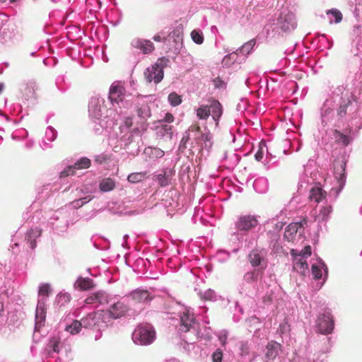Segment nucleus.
I'll use <instances>...</instances> for the list:
<instances>
[{
  "label": "nucleus",
  "mask_w": 362,
  "mask_h": 362,
  "mask_svg": "<svg viewBox=\"0 0 362 362\" xmlns=\"http://www.w3.org/2000/svg\"><path fill=\"white\" fill-rule=\"evenodd\" d=\"M156 339V331L152 325L148 322L139 324L132 334L133 341L139 345H148Z\"/></svg>",
  "instance_id": "obj_1"
},
{
  "label": "nucleus",
  "mask_w": 362,
  "mask_h": 362,
  "mask_svg": "<svg viewBox=\"0 0 362 362\" xmlns=\"http://www.w3.org/2000/svg\"><path fill=\"white\" fill-rule=\"evenodd\" d=\"M197 117L202 120L207 119L211 115L216 124L223 114V108L218 100L212 99L209 100V105H202L196 110Z\"/></svg>",
  "instance_id": "obj_2"
},
{
  "label": "nucleus",
  "mask_w": 362,
  "mask_h": 362,
  "mask_svg": "<svg viewBox=\"0 0 362 362\" xmlns=\"http://www.w3.org/2000/svg\"><path fill=\"white\" fill-rule=\"evenodd\" d=\"M105 317L106 315L103 310L93 312L82 318V324L83 327L86 329L95 327H101L103 324H105V327H107V322L105 320Z\"/></svg>",
  "instance_id": "obj_3"
},
{
  "label": "nucleus",
  "mask_w": 362,
  "mask_h": 362,
  "mask_svg": "<svg viewBox=\"0 0 362 362\" xmlns=\"http://www.w3.org/2000/svg\"><path fill=\"white\" fill-rule=\"evenodd\" d=\"M317 327L318 331L323 334H330L333 331L334 323L330 313L326 312L318 316Z\"/></svg>",
  "instance_id": "obj_4"
},
{
  "label": "nucleus",
  "mask_w": 362,
  "mask_h": 362,
  "mask_svg": "<svg viewBox=\"0 0 362 362\" xmlns=\"http://www.w3.org/2000/svg\"><path fill=\"white\" fill-rule=\"evenodd\" d=\"M346 160L344 156L337 157L333 162V173L340 187H342L346 181L345 170Z\"/></svg>",
  "instance_id": "obj_5"
},
{
  "label": "nucleus",
  "mask_w": 362,
  "mask_h": 362,
  "mask_svg": "<svg viewBox=\"0 0 362 362\" xmlns=\"http://www.w3.org/2000/svg\"><path fill=\"white\" fill-rule=\"evenodd\" d=\"M258 220L255 216L244 215L238 219L235 226L238 230L248 231L255 228L258 225Z\"/></svg>",
  "instance_id": "obj_6"
},
{
  "label": "nucleus",
  "mask_w": 362,
  "mask_h": 362,
  "mask_svg": "<svg viewBox=\"0 0 362 362\" xmlns=\"http://www.w3.org/2000/svg\"><path fill=\"white\" fill-rule=\"evenodd\" d=\"M129 310V307L124 303L117 301L110 306L107 312L111 318L119 319L124 316L128 313Z\"/></svg>",
  "instance_id": "obj_7"
},
{
  "label": "nucleus",
  "mask_w": 362,
  "mask_h": 362,
  "mask_svg": "<svg viewBox=\"0 0 362 362\" xmlns=\"http://www.w3.org/2000/svg\"><path fill=\"white\" fill-rule=\"evenodd\" d=\"M125 88L119 83H113L110 86L109 92V98L110 101L118 104L124 98Z\"/></svg>",
  "instance_id": "obj_8"
},
{
  "label": "nucleus",
  "mask_w": 362,
  "mask_h": 362,
  "mask_svg": "<svg viewBox=\"0 0 362 362\" xmlns=\"http://www.w3.org/2000/svg\"><path fill=\"white\" fill-rule=\"evenodd\" d=\"M132 300L137 304H145L152 300V297L146 290L136 289L129 294Z\"/></svg>",
  "instance_id": "obj_9"
},
{
  "label": "nucleus",
  "mask_w": 362,
  "mask_h": 362,
  "mask_svg": "<svg viewBox=\"0 0 362 362\" xmlns=\"http://www.w3.org/2000/svg\"><path fill=\"white\" fill-rule=\"evenodd\" d=\"M144 75L147 82L151 83L153 81L155 83H158L163 78V71L156 69L152 65L146 69Z\"/></svg>",
  "instance_id": "obj_10"
},
{
  "label": "nucleus",
  "mask_w": 362,
  "mask_h": 362,
  "mask_svg": "<svg viewBox=\"0 0 362 362\" xmlns=\"http://www.w3.org/2000/svg\"><path fill=\"white\" fill-rule=\"evenodd\" d=\"M84 303L86 304H93L95 303H98L100 304H105L108 303V298L107 294L104 291H97L95 293H92L88 297H87Z\"/></svg>",
  "instance_id": "obj_11"
},
{
  "label": "nucleus",
  "mask_w": 362,
  "mask_h": 362,
  "mask_svg": "<svg viewBox=\"0 0 362 362\" xmlns=\"http://www.w3.org/2000/svg\"><path fill=\"white\" fill-rule=\"evenodd\" d=\"M355 99L356 97L352 93L351 94L350 97L343 99L342 102L337 110V117H339L340 119L344 118L347 115L349 108L352 105V100H355Z\"/></svg>",
  "instance_id": "obj_12"
},
{
  "label": "nucleus",
  "mask_w": 362,
  "mask_h": 362,
  "mask_svg": "<svg viewBox=\"0 0 362 362\" xmlns=\"http://www.w3.org/2000/svg\"><path fill=\"white\" fill-rule=\"evenodd\" d=\"M194 324V317L193 315L188 313H184L180 317V330L187 332L190 330Z\"/></svg>",
  "instance_id": "obj_13"
},
{
  "label": "nucleus",
  "mask_w": 362,
  "mask_h": 362,
  "mask_svg": "<svg viewBox=\"0 0 362 362\" xmlns=\"http://www.w3.org/2000/svg\"><path fill=\"white\" fill-rule=\"evenodd\" d=\"M306 219H303L298 223H293L289 224L284 233V238L288 240H293V237L296 235L298 229L303 226V224H306Z\"/></svg>",
  "instance_id": "obj_14"
},
{
  "label": "nucleus",
  "mask_w": 362,
  "mask_h": 362,
  "mask_svg": "<svg viewBox=\"0 0 362 362\" xmlns=\"http://www.w3.org/2000/svg\"><path fill=\"white\" fill-rule=\"evenodd\" d=\"M42 234V230L39 228H31L27 231L25 235V240L30 248L33 250L36 247V239Z\"/></svg>",
  "instance_id": "obj_15"
},
{
  "label": "nucleus",
  "mask_w": 362,
  "mask_h": 362,
  "mask_svg": "<svg viewBox=\"0 0 362 362\" xmlns=\"http://www.w3.org/2000/svg\"><path fill=\"white\" fill-rule=\"evenodd\" d=\"M93 279L90 278L79 277L74 284L75 288L79 291H89L95 287Z\"/></svg>",
  "instance_id": "obj_16"
},
{
  "label": "nucleus",
  "mask_w": 362,
  "mask_h": 362,
  "mask_svg": "<svg viewBox=\"0 0 362 362\" xmlns=\"http://www.w3.org/2000/svg\"><path fill=\"white\" fill-rule=\"evenodd\" d=\"M132 44L134 47L141 49L144 54H148L154 49V45L150 40H136Z\"/></svg>",
  "instance_id": "obj_17"
},
{
  "label": "nucleus",
  "mask_w": 362,
  "mask_h": 362,
  "mask_svg": "<svg viewBox=\"0 0 362 362\" xmlns=\"http://www.w3.org/2000/svg\"><path fill=\"white\" fill-rule=\"evenodd\" d=\"M326 196L327 192L320 187H314L310 190L309 199L316 203L322 202Z\"/></svg>",
  "instance_id": "obj_18"
},
{
  "label": "nucleus",
  "mask_w": 362,
  "mask_h": 362,
  "mask_svg": "<svg viewBox=\"0 0 362 362\" xmlns=\"http://www.w3.org/2000/svg\"><path fill=\"white\" fill-rule=\"evenodd\" d=\"M136 113L138 117L141 119V131L144 132L146 129L147 125L146 121L150 116V110L146 105H143L141 107H138L136 109Z\"/></svg>",
  "instance_id": "obj_19"
},
{
  "label": "nucleus",
  "mask_w": 362,
  "mask_h": 362,
  "mask_svg": "<svg viewBox=\"0 0 362 362\" xmlns=\"http://www.w3.org/2000/svg\"><path fill=\"white\" fill-rule=\"evenodd\" d=\"M281 348V344L275 341L268 343L267 346L266 358L268 361L274 360L279 354V351Z\"/></svg>",
  "instance_id": "obj_20"
},
{
  "label": "nucleus",
  "mask_w": 362,
  "mask_h": 362,
  "mask_svg": "<svg viewBox=\"0 0 362 362\" xmlns=\"http://www.w3.org/2000/svg\"><path fill=\"white\" fill-rule=\"evenodd\" d=\"M333 136L335 142L343 146H347L352 141V138L350 136L343 134L337 129L333 131Z\"/></svg>",
  "instance_id": "obj_21"
},
{
  "label": "nucleus",
  "mask_w": 362,
  "mask_h": 362,
  "mask_svg": "<svg viewBox=\"0 0 362 362\" xmlns=\"http://www.w3.org/2000/svg\"><path fill=\"white\" fill-rule=\"evenodd\" d=\"M293 269L297 272L305 275L308 272V265L307 261L303 257L293 259Z\"/></svg>",
  "instance_id": "obj_22"
},
{
  "label": "nucleus",
  "mask_w": 362,
  "mask_h": 362,
  "mask_svg": "<svg viewBox=\"0 0 362 362\" xmlns=\"http://www.w3.org/2000/svg\"><path fill=\"white\" fill-rule=\"evenodd\" d=\"M115 187V182L108 177L103 179L99 184L100 190L104 192H110Z\"/></svg>",
  "instance_id": "obj_23"
},
{
  "label": "nucleus",
  "mask_w": 362,
  "mask_h": 362,
  "mask_svg": "<svg viewBox=\"0 0 362 362\" xmlns=\"http://www.w3.org/2000/svg\"><path fill=\"white\" fill-rule=\"evenodd\" d=\"M82 327V319L80 321L74 320L70 325L66 326V330L71 334H76L80 332Z\"/></svg>",
  "instance_id": "obj_24"
},
{
  "label": "nucleus",
  "mask_w": 362,
  "mask_h": 362,
  "mask_svg": "<svg viewBox=\"0 0 362 362\" xmlns=\"http://www.w3.org/2000/svg\"><path fill=\"white\" fill-rule=\"evenodd\" d=\"M90 165L91 160L88 158L82 157L74 164V168H75L76 170H83L90 168Z\"/></svg>",
  "instance_id": "obj_25"
},
{
  "label": "nucleus",
  "mask_w": 362,
  "mask_h": 362,
  "mask_svg": "<svg viewBox=\"0 0 362 362\" xmlns=\"http://www.w3.org/2000/svg\"><path fill=\"white\" fill-rule=\"evenodd\" d=\"M146 173L144 172L132 173L127 177V180L131 183H138L144 180Z\"/></svg>",
  "instance_id": "obj_26"
},
{
  "label": "nucleus",
  "mask_w": 362,
  "mask_h": 362,
  "mask_svg": "<svg viewBox=\"0 0 362 362\" xmlns=\"http://www.w3.org/2000/svg\"><path fill=\"white\" fill-rule=\"evenodd\" d=\"M249 261L253 267H257L260 264L262 257L257 251L252 250L249 254Z\"/></svg>",
  "instance_id": "obj_27"
},
{
  "label": "nucleus",
  "mask_w": 362,
  "mask_h": 362,
  "mask_svg": "<svg viewBox=\"0 0 362 362\" xmlns=\"http://www.w3.org/2000/svg\"><path fill=\"white\" fill-rule=\"evenodd\" d=\"M169 37L174 39L175 42L179 43L182 42L183 39V31L182 28H177L173 30L170 34Z\"/></svg>",
  "instance_id": "obj_28"
},
{
  "label": "nucleus",
  "mask_w": 362,
  "mask_h": 362,
  "mask_svg": "<svg viewBox=\"0 0 362 362\" xmlns=\"http://www.w3.org/2000/svg\"><path fill=\"white\" fill-rule=\"evenodd\" d=\"M157 180L160 187H166L170 185V179L166 172L157 175Z\"/></svg>",
  "instance_id": "obj_29"
},
{
  "label": "nucleus",
  "mask_w": 362,
  "mask_h": 362,
  "mask_svg": "<svg viewBox=\"0 0 362 362\" xmlns=\"http://www.w3.org/2000/svg\"><path fill=\"white\" fill-rule=\"evenodd\" d=\"M191 37L196 44L201 45L204 42L203 34L199 30H193L191 32Z\"/></svg>",
  "instance_id": "obj_30"
},
{
  "label": "nucleus",
  "mask_w": 362,
  "mask_h": 362,
  "mask_svg": "<svg viewBox=\"0 0 362 362\" xmlns=\"http://www.w3.org/2000/svg\"><path fill=\"white\" fill-rule=\"evenodd\" d=\"M168 101L173 106H177L182 103V99L180 95H177L176 93H171L168 95Z\"/></svg>",
  "instance_id": "obj_31"
},
{
  "label": "nucleus",
  "mask_w": 362,
  "mask_h": 362,
  "mask_svg": "<svg viewBox=\"0 0 362 362\" xmlns=\"http://www.w3.org/2000/svg\"><path fill=\"white\" fill-rule=\"evenodd\" d=\"M170 60L166 57L159 58L157 62L153 65L156 69H161L163 71V69L168 65Z\"/></svg>",
  "instance_id": "obj_32"
},
{
  "label": "nucleus",
  "mask_w": 362,
  "mask_h": 362,
  "mask_svg": "<svg viewBox=\"0 0 362 362\" xmlns=\"http://www.w3.org/2000/svg\"><path fill=\"white\" fill-rule=\"evenodd\" d=\"M255 45V40H251L248 41L247 42L245 43L241 47H240V52L243 54H249L250 51L252 49L253 47Z\"/></svg>",
  "instance_id": "obj_33"
},
{
  "label": "nucleus",
  "mask_w": 362,
  "mask_h": 362,
  "mask_svg": "<svg viewBox=\"0 0 362 362\" xmlns=\"http://www.w3.org/2000/svg\"><path fill=\"white\" fill-rule=\"evenodd\" d=\"M51 293L50 285L48 284H43L40 286L38 294L41 296L47 297Z\"/></svg>",
  "instance_id": "obj_34"
},
{
  "label": "nucleus",
  "mask_w": 362,
  "mask_h": 362,
  "mask_svg": "<svg viewBox=\"0 0 362 362\" xmlns=\"http://www.w3.org/2000/svg\"><path fill=\"white\" fill-rule=\"evenodd\" d=\"M76 169L74 168V165L67 166L64 170L60 173V177H66L70 175H74L76 174Z\"/></svg>",
  "instance_id": "obj_35"
},
{
  "label": "nucleus",
  "mask_w": 362,
  "mask_h": 362,
  "mask_svg": "<svg viewBox=\"0 0 362 362\" xmlns=\"http://www.w3.org/2000/svg\"><path fill=\"white\" fill-rule=\"evenodd\" d=\"M332 211V209L331 206H323L320 211L319 216L321 217L322 221H325L329 217Z\"/></svg>",
  "instance_id": "obj_36"
},
{
  "label": "nucleus",
  "mask_w": 362,
  "mask_h": 362,
  "mask_svg": "<svg viewBox=\"0 0 362 362\" xmlns=\"http://www.w3.org/2000/svg\"><path fill=\"white\" fill-rule=\"evenodd\" d=\"M91 198L88 197H83L76 200H74L71 202V204L75 209H78L83 206L85 204L88 203L90 201Z\"/></svg>",
  "instance_id": "obj_37"
},
{
  "label": "nucleus",
  "mask_w": 362,
  "mask_h": 362,
  "mask_svg": "<svg viewBox=\"0 0 362 362\" xmlns=\"http://www.w3.org/2000/svg\"><path fill=\"white\" fill-rule=\"evenodd\" d=\"M327 14H331L332 15L334 18H335V23H339L342 20V14L341 13L337 10V9H331V10H329L327 12Z\"/></svg>",
  "instance_id": "obj_38"
},
{
  "label": "nucleus",
  "mask_w": 362,
  "mask_h": 362,
  "mask_svg": "<svg viewBox=\"0 0 362 362\" xmlns=\"http://www.w3.org/2000/svg\"><path fill=\"white\" fill-rule=\"evenodd\" d=\"M36 317L40 318L42 320L45 319V313L44 310L43 305L38 304L36 309Z\"/></svg>",
  "instance_id": "obj_39"
},
{
  "label": "nucleus",
  "mask_w": 362,
  "mask_h": 362,
  "mask_svg": "<svg viewBox=\"0 0 362 362\" xmlns=\"http://www.w3.org/2000/svg\"><path fill=\"white\" fill-rule=\"evenodd\" d=\"M312 274L315 279H320L322 277V271L316 265H313L311 267Z\"/></svg>",
  "instance_id": "obj_40"
},
{
  "label": "nucleus",
  "mask_w": 362,
  "mask_h": 362,
  "mask_svg": "<svg viewBox=\"0 0 362 362\" xmlns=\"http://www.w3.org/2000/svg\"><path fill=\"white\" fill-rule=\"evenodd\" d=\"M196 139L197 141H202L206 142H210L211 139V134L210 132L207 133H200V135L197 137H196Z\"/></svg>",
  "instance_id": "obj_41"
},
{
  "label": "nucleus",
  "mask_w": 362,
  "mask_h": 362,
  "mask_svg": "<svg viewBox=\"0 0 362 362\" xmlns=\"http://www.w3.org/2000/svg\"><path fill=\"white\" fill-rule=\"evenodd\" d=\"M312 251H311V247L310 245H306L300 252L299 255L301 257H308L311 255Z\"/></svg>",
  "instance_id": "obj_42"
},
{
  "label": "nucleus",
  "mask_w": 362,
  "mask_h": 362,
  "mask_svg": "<svg viewBox=\"0 0 362 362\" xmlns=\"http://www.w3.org/2000/svg\"><path fill=\"white\" fill-rule=\"evenodd\" d=\"M223 357V353L220 349H217L212 354L213 362H221Z\"/></svg>",
  "instance_id": "obj_43"
},
{
  "label": "nucleus",
  "mask_w": 362,
  "mask_h": 362,
  "mask_svg": "<svg viewBox=\"0 0 362 362\" xmlns=\"http://www.w3.org/2000/svg\"><path fill=\"white\" fill-rule=\"evenodd\" d=\"M264 147H266L265 145H264V146L260 145L259 148V150L257 151V152L255 155V159L257 161H260L262 159V158H263Z\"/></svg>",
  "instance_id": "obj_44"
},
{
  "label": "nucleus",
  "mask_w": 362,
  "mask_h": 362,
  "mask_svg": "<svg viewBox=\"0 0 362 362\" xmlns=\"http://www.w3.org/2000/svg\"><path fill=\"white\" fill-rule=\"evenodd\" d=\"M189 131H191V132H197L199 134L202 133L201 132V127L199 125L198 123H195V124H193L192 125H191L189 128Z\"/></svg>",
  "instance_id": "obj_45"
},
{
  "label": "nucleus",
  "mask_w": 362,
  "mask_h": 362,
  "mask_svg": "<svg viewBox=\"0 0 362 362\" xmlns=\"http://www.w3.org/2000/svg\"><path fill=\"white\" fill-rule=\"evenodd\" d=\"M109 158H107V156L106 155H100V156H97V158H95V161L99 163H103V162H105Z\"/></svg>",
  "instance_id": "obj_46"
},
{
  "label": "nucleus",
  "mask_w": 362,
  "mask_h": 362,
  "mask_svg": "<svg viewBox=\"0 0 362 362\" xmlns=\"http://www.w3.org/2000/svg\"><path fill=\"white\" fill-rule=\"evenodd\" d=\"M161 129L163 131V132L165 133H167V134H172L171 132V130H172V127L171 126L168 125V124H163L161 125L160 127Z\"/></svg>",
  "instance_id": "obj_47"
},
{
  "label": "nucleus",
  "mask_w": 362,
  "mask_h": 362,
  "mask_svg": "<svg viewBox=\"0 0 362 362\" xmlns=\"http://www.w3.org/2000/svg\"><path fill=\"white\" fill-rule=\"evenodd\" d=\"M173 120H174V117L171 113L168 112L165 114V117H164L165 122L170 123V122H173Z\"/></svg>",
  "instance_id": "obj_48"
},
{
  "label": "nucleus",
  "mask_w": 362,
  "mask_h": 362,
  "mask_svg": "<svg viewBox=\"0 0 362 362\" xmlns=\"http://www.w3.org/2000/svg\"><path fill=\"white\" fill-rule=\"evenodd\" d=\"M291 255L293 257V259L296 258H301V257L299 255V253H298V251L295 249L291 250Z\"/></svg>",
  "instance_id": "obj_49"
},
{
  "label": "nucleus",
  "mask_w": 362,
  "mask_h": 362,
  "mask_svg": "<svg viewBox=\"0 0 362 362\" xmlns=\"http://www.w3.org/2000/svg\"><path fill=\"white\" fill-rule=\"evenodd\" d=\"M52 342H53V344H52V351H54V352H59V349H58V345H59L58 341H57L56 340H53Z\"/></svg>",
  "instance_id": "obj_50"
},
{
  "label": "nucleus",
  "mask_w": 362,
  "mask_h": 362,
  "mask_svg": "<svg viewBox=\"0 0 362 362\" xmlns=\"http://www.w3.org/2000/svg\"><path fill=\"white\" fill-rule=\"evenodd\" d=\"M155 41L156 42H165L167 38L166 37H163L162 38L159 35H154L153 38Z\"/></svg>",
  "instance_id": "obj_51"
},
{
  "label": "nucleus",
  "mask_w": 362,
  "mask_h": 362,
  "mask_svg": "<svg viewBox=\"0 0 362 362\" xmlns=\"http://www.w3.org/2000/svg\"><path fill=\"white\" fill-rule=\"evenodd\" d=\"M281 246H279V244L275 243V244L274 245L273 250H274L275 252H279V249H281Z\"/></svg>",
  "instance_id": "obj_52"
},
{
  "label": "nucleus",
  "mask_w": 362,
  "mask_h": 362,
  "mask_svg": "<svg viewBox=\"0 0 362 362\" xmlns=\"http://www.w3.org/2000/svg\"><path fill=\"white\" fill-rule=\"evenodd\" d=\"M218 82H222V81H221V79H220V78H217L215 80V86H216V87H220V85H219V84H218Z\"/></svg>",
  "instance_id": "obj_53"
},
{
  "label": "nucleus",
  "mask_w": 362,
  "mask_h": 362,
  "mask_svg": "<svg viewBox=\"0 0 362 362\" xmlns=\"http://www.w3.org/2000/svg\"><path fill=\"white\" fill-rule=\"evenodd\" d=\"M188 139H189V137H188V136H187V137H183V138H182V141H181V142H184V143H185V142H187V141L188 140Z\"/></svg>",
  "instance_id": "obj_54"
},
{
  "label": "nucleus",
  "mask_w": 362,
  "mask_h": 362,
  "mask_svg": "<svg viewBox=\"0 0 362 362\" xmlns=\"http://www.w3.org/2000/svg\"><path fill=\"white\" fill-rule=\"evenodd\" d=\"M242 349H243H243H245V350H247V349H248V347H247V344H243V345H242Z\"/></svg>",
  "instance_id": "obj_55"
},
{
  "label": "nucleus",
  "mask_w": 362,
  "mask_h": 362,
  "mask_svg": "<svg viewBox=\"0 0 362 362\" xmlns=\"http://www.w3.org/2000/svg\"><path fill=\"white\" fill-rule=\"evenodd\" d=\"M95 117H101L102 115L99 112H95Z\"/></svg>",
  "instance_id": "obj_56"
},
{
  "label": "nucleus",
  "mask_w": 362,
  "mask_h": 362,
  "mask_svg": "<svg viewBox=\"0 0 362 362\" xmlns=\"http://www.w3.org/2000/svg\"><path fill=\"white\" fill-rule=\"evenodd\" d=\"M4 88V85L2 83H0V93L2 91Z\"/></svg>",
  "instance_id": "obj_57"
},
{
  "label": "nucleus",
  "mask_w": 362,
  "mask_h": 362,
  "mask_svg": "<svg viewBox=\"0 0 362 362\" xmlns=\"http://www.w3.org/2000/svg\"><path fill=\"white\" fill-rule=\"evenodd\" d=\"M17 1V0H9V1H10L11 3H14V2H15V1Z\"/></svg>",
  "instance_id": "obj_58"
},
{
  "label": "nucleus",
  "mask_w": 362,
  "mask_h": 362,
  "mask_svg": "<svg viewBox=\"0 0 362 362\" xmlns=\"http://www.w3.org/2000/svg\"><path fill=\"white\" fill-rule=\"evenodd\" d=\"M6 0H0V3H5Z\"/></svg>",
  "instance_id": "obj_59"
}]
</instances>
